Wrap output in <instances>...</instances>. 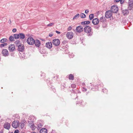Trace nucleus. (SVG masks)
<instances>
[{
  "mask_svg": "<svg viewBox=\"0 0 133 133\" xmlns=\"http://www.w3.org/2000/svg\"><path fill=\"white\" fill-rule=\"evenodd\" d=\"M92 29L91 27L89 26H85L84 29V32L88 34V35L89 36H91L92 34L91 33Z\"/></svg>",
  "mask_w": 133,
  "mask_h": 133,
  "instance_id": "1",
  "label": "nucleus"
},
{
  "mask_svg": "<svg viewBox=\"0 0 133 133\" xmlns=\"http://www.w3.org/2000/svg\"><path fill=\"white\" fill-rule=\"evenodd\" d=\"M35 40L31 37L30 36L28 38L26 42L28 44L30 45H32L35 43Z\"/></svg>",
  "mask_w": 133,
  "mask_h": 133,
  "instance_id": "2",
  "label": "nucleus"
},
{
  "mask_svg": "<svg viewBox=\"0 0 133 133\" xmlns=\"http://www.w3.org/2000/svg\"><path fill=\"white\" fill-rule=\"evenodd\" d=\"M128 4V9L129 10L133 11V0H129Z\"/></svg>",
  "mask_w": 133,
  "mask_h": 133,
  "instance_id": "3",
  "label": "nucleus"
},
{
  "mask_svg": "<svg viewBox=\"0 0 133 133\" xmlns=\"http://www.w3.org/2000/svg\"><path fill=\"white\" fill-rule=\"evenodd\" d=\"M52 43L54 45L57 46L60 44V41L58 39H55L53 40Z\"/></svg>",
  "mask_w": 133,
  "mask_h": 133,
  "instance_id": "4",
  "label": "nucleus"
},
{
  "mask_svg": "<svg viewBox=\"0 0 133 133\" xmlns=\"http://www.w3.org/2000/svg\"><path fill=\"white\" fill-rule=\"evenodd\" d=\"M118 10V8L116 5H113L111 8V11L114 13H116Z\"/></svg>",
  "mask_w": 133,
  "mask_h": 133,
  "instance_id": "5",
  "label": "nucleus"
},
{
  "mask_svg": "<svg viewBox=\"0 0 133 133\" xmlns=\"http://www.w3.org/2000/svg\"><path fill=\"white\" fill-rule=\"evenodd\" d=\"M19 124V121H15L12 122V125L13 128H16L18 127Z\"/></svg>",
  "mask_w": 133,
  "mask_h": 133,
  "instance_id": "6",
  "label": "nucleus"
},
{
  "mask_svg": "<svg viewBox=\"0 0 133 133\" xmlns=\"http://www.w3.org/2000/svg\"><path fill=\"white\" fill-rule=\"evenodd\" d=\"M112 12L111 11H108L106 12L105 17L107 18H110L112 16Z\"/></svg>",
  "mask_w": 133,
  "mask_h": 133,
  "instance_id": "7",
  "label": "nucleus"
},
{
  "mask_svg": "<svg viewBox=\"0 0 133 133\" xmlns=\"http://www.w3.org/2000/svg\"><path fill=\"white\" fill-rule=\"evenodd\" d=\"M122 11V12L123 14L124 15H127L129 14V12L128 11L129 10L127 9H124L122 7L121 8Z\"/></svg>",
  "mask_w": 133,
  "mask_h": 133,
  "instance_id": "8",
  "label": "nucleus"
},
{
  "mask_svg": "<svg viewBox=\"0 0 133 133\" xmlns=\"http://www.w3.org/2000/svg\"><path fill=\"white\" fill-rule=\"evenodd\" d=\"M83 27L81 26H79L77 27L76 29V31L80 33L83 31Z\"/></svg>",
  "mask_w": 133,
  "mask_h": 133,
  "instance_id": "9",
  "label": "nucleus"
},
{
  "mask_svg": "<svg viewBox=\"0 0 133 133\" xmlns=\"http://www.w3.org/2000/svg\"><path fill=\"white\" fill-rule=\"evenodd\" d=\"M9 50L10 51L12 52L15 50V46L14 44H11L9 45Z\"/></svg>",
  "mask_w": 133,
  "mask_h": 133,
  "instance_id": "10",
  "label": "nucleus"
},
{
  "mask_svg": "<svg viewBox=\"0 0 133 133\" xmlns=\"http://www.w3.org/2000/svg\"><path fill=\"white\" fill-rule=\"evenodd\" d=\"M74 34L71 32H68L66 34V36L67 38L69 39L72 38Z\"/></svg>",
  "mask_w": 133,
  "mask_h": 133,
  "instance_id": "11",
  "label": "nucleus"
},
{
  "mask_svg": "<svg viewBox=\"0 0 133 133\" xmlns=\"http://www.w3.org/2000/svg\"><path fill=\"white\" fill-rule=\"evenodd\" d=\"M18 50L19 51L22 52L23 51L24 49V47L23 45H18Z\"/></svg>",
  "mask_w": 133,
  "mask_h": 133,
  "instance_id": "12",
  "label": "nucleus"
},
{
  "mask_svg": "<svg viewBox=\"0 0 133 133\" xmlns=\"http://www.w3.org/2000/svg\"><path fill=\"white\" fill-rule=\"evenodd\" d=\"M35 46L37 47H39L41 45L40 41L38 39H36L35 40L34 43Z\"/></svg>",
  "mask_w": 133,
  "mask_h": 133,
  "instance_id": "13",
  "label": "nucleus"
},
{
  "mask_svg": "<svg viewBox=\"0 0 133 133\" xmlns=\"http://www.w3.org/2000/svg\"><path fill=\"white\" fill-rule=\"evenodd\" d=\"M3 55L5 56H7L9 55V52L8 50L6 49H3L2 52Z\"/></svg>",
  "mask_w": 133,
  "mask_h": 133,
  "instance_id": "14",
  "label": "nucleus"
},
{
  "mask_svg": "<svg viewBox=\"0 0 133 133\" xmlns=\"http://www.w3.org/2000/svg\"><path fill=\"white\" fill-rule=\"evenodd\" d=\"M99 22V20L97 18L94 19L92 21V23L95 25L98 24Z\"/></svg>",
  "mask_w": 133,
  "mask_h": 133,
  "instance_id": "15",
  "label": "nucleus"
},
{
  "mask_svg": "<svg viewBox=\"0 0 133 133\" xmlns=\"http://www.w3.org/2000/svg\"><path fill=\"white\" fill-rule=\"evenodd\" d=\"M4 126L5 128L9 130L10 128V125L9 123L6 122L4 124Z\"/></svg>",
  "mask_w": 133,
  "mask_h": 133,
  "instance_id": "16",
  "label": "nucleus"
},
{
  "mask_svg": "<svg viewBox=\"0 0 133 133\" xmlns=\"http://www.w3.org/2000/svg\"><path fill=\"white\" fill-rule=\"evenodd\" d=\"M52 46V43L51 42H48L46 43L45 45L49 49L51 48Z\"/></svg>",
  "mask_w": 133,
  "mask_h": 133,
  "instance_id": "17",
  "label": "nucleus"
},
{
  "mask_svg": "<svg viewBox=\"0 0 133 133\" xmlns=\"http://www.w3.org/2000/svg\"><path fill=\"white\" fill-rule=\"evenodd\" d=\"M40 133H47V129L45 128L41 129L40 131Z\"/></svg>",
  "mask_w": 133,
  "mask_h": 133,
  "instance_id": "18",
  "label": "nucleus"
},
{
  "mask_svg": "<svg viewBox=\"0 0 133 133\" xmlns=\"http://www.w3.org/2000/svg\"><path fill=\"white\" fill-rule=\"evenodd\" d=\"M19 38L21 39H23L25 37V35L23 33H19Z\"/></svg>",
  "mask_w": 133,
  "mask_h": 133,
  "instance_id": "19",
  "label": "nucleus"
},
{
  "mask_svg": "<svg viewBox=\"0 0 133 133\" xmlns=\"http://www.w3.org/2000/svg\"><path fill=\"white\" fill-rule=\"evenodd\" d=\"M100 21L101 22L103 23L105 22V18L103 16L101 17L100 19Z\"/></svg>",
  "mask_w": 133,
  "mask_h": 133,
  "instance_id": "20",
  "label": "nucleus"
},
{
  "mask_svg": "<svg viewBox=\"0 0 133 133\" xmlns=\"http://www.w3.org/2000/svg\"><path fill=\"white\" fill-rule=\"evenodd\" d=\"M8 41L7 39L6 38H4L0 40V42L1 43H4L7 42Z\"/></svg>",
  "mask_w": 133,
  "mask_h": 133,
  "instance_id": "21",
  "label": "nucleus"
},
{
  "mask_svg": "<svg viewBox=\"0 0 133 133\" xmlns=\"http://www.w3.org/2000/svg\"><path fill=\"white\" fill-rule=\"evenodd\" d=\"M24 121H23V122H22L21 123H20V124H21L20 127L21 129H22L24 126L25 124L24 123H25V122H24Z\"/></svg>",
  "mask_w": 133,
  "mask_h": 133,
  "instance_id": "22",
  "label": "nucleus"
},
{
  "mask_svg": "<svg viewBox=\"0 0 133 133\" xmlns=\"http://www.w3.org/2000/svg\"><path fill=\"white\" fill-rule=\"evenodd\" d=\"M19 34H16L14 35V38L15 39H18L19 38Z\"/></svg>",
  "mask_w": 133,
  "mask_h": 133,
  "instance_id": "23",
  "label": "nucleus"
},
{
  "mask_svg": "<svg viewBox=\"0 0 133 133\" xmlns=\"http://www.w3.org/2000/svg\"><path fill=\"white\" fill-rule=\"evenodd\" d=\"M69 78L70 80H73L74 79V76L72 74H70L69 76Z\"/></svg>",
  "mask_w": 133,
  "mask_h": 133,
  "instance_id": "24",
  "label": "nucleus"
},
{
  "mask_svg": "<svg viewBox=\"0 0 133 133\" xmlns=\"http://www.w3.org/2000/svg\"><path fill=\"white\" fill-rule=\"evenodd\" d=\"M79 16V14H77L76 15H75L73 19V20L77 19L78 18Z\"/></svg>",
  "mask_w": 133,
  "mask_h": 133,
  "instance_id": "25",
  "label": "nucleus"
},
{
  "mask_svg": "<svg viewBox=\"0 0 133 133\" xmlns=\"http://www.w3.org/2000/svg\"><path fill=\"white\" fill-rule=\"evenodd\" d=\"M42 126L43 125L39 123L37 125V128L38 129H40L42 127Z\"/></svg>",
  "mask_w": 133,
  "mask_h": 133,
  "instance_id": "26",
  "label": "nucleus"
},
{
  "mask_svg": "<svg viewBox=\"0 0 133 133\" xmlns=\"http://www.w3.org/2000/svg\"><path fill=\"white\" fill-rule=\"evenodd\" d=\"M20 41L19 40H17L15 42V44H16V46H18L19 45H20L19 44Z\"/></svg>",
  "mask_w": 133,
  "mask_h": 133,
  "instance_id": "27",
  "label": "nucleus"
},
{
  "mask_svg": "<svg viewBox=\"0 0 133 133\" xmlns=\"http://www.w3.org/2000/svg\"><path fill=\"white\" fill-rule=\"evenodd\" d=\"M80 17L82 18H84L86 17V15L84 13H82L80 15Z\"/></svg>",
  "mask_w": 133,
  "mask_h": 133,
  "instance_id": "28",
  "label": "nucleus"
},
{
  "mask_svg": "<svg viewBox=\"0 0 133 133\" xmlns=\"http://www.w3.org/2000/svg\"><path fill=\"white\" fill-rule=\"evenodd\" d=\"M94 15L93 14H90L89 16V18L91 20L92 19L94 18Z\"/></svg>",
  "mask_w": 133,
  "mask_h": 133,
  "instance_id": "29",
  "label": "nucleus"
},
{
  "mask_svg": "<svg viewBox=\"0 0 133 133\" xmlns=\"http://www.w3.org/2000/svg\"><path fill=\"white\" fill-rule=\"evenodd\" d=\"M30 127L32 130H34L35 129V127L34 126V125L33 124H31Z\"/></svg>",
  "mask_w": 133,
  "mask_h": 133,
  "instance_id": "30",
  "label": "nucleus"
},
{
  "mask_svg": "<svg viewBox=\"0 0 133 133\" xmlns=\"http://www.w3.org/2000/svg\"><path fill=\"white\" fill-rule=\"evenodd\" d=\"M7 44L6 43H5L3 44H0V47H4L7 45Z\"/></svg>",
  "mask_w": 133,
  "mask_h": 133,
  "instance_id": "31",
  "label": "nucleus"
},
{
  "mask_svg": "<svg viewBox=\"0 0 133 133\" xmlns=\"http://www.w3.org/2000/svg\"><path fill=\"white\" fill-rule=\"evenodd\" d=\"M14 37L12 36H10L9 37V40L11 41H14Z\"/></svg>",
  "mask_w": 133,
  "mask_h": 133,
  "instance_id": "32",
  "label": "nucleus"
},
{
  "mask_svg": "<svg viewBox=\"0 0 133 133\" xmlns=\"http://www.w3.org/2000/svg\"><path fill=\"white\" fill-rule=\"evenodd\" d=\"M83 102V101L82 100H80L78 101V102H77V104H82V102Z\"/></svg>",
  "mask_w": 133,
  "mask_h": 133,
  "instance_id": "33",
  "label": "nucleus"
},
{
  "mask_svg": "<svg viewBox=\"0 0 133 133\" xmlns=\"http://www.w3.org/2000/svg\"><path fill=\"white\" fill-rule=\"evenodd\" d=\"M71 87L72 88H75L76 87V85L75 84H72L71 85Z\"/></svg>",
  "mask_w": 133,
  "mask_h": 133,
  "instance_id": "34",
  "label": "nucleus"
},
{
  "mask_svg": "<svg viewBox=\"0 0 133 133\" xmlns=\"http://www.w3.org/2000/svg\"><path fill=\"white\" fill-rule=\"evenodd\" d=\"M54 23H51L47 25L48 26H51L54 25Z\"/></svg>",
  "mask_w": 133,
  "mask_h": 133,
  "instance_id": "35",
  "label": "nucleus"
},
{
  "mask_svg": "<svg viewBox=\"0 0 133 133\" xmlns=\"http://www.w3.org/2000/svg\"><path fill=\"white\" fill-rule=\"evenodd\" d=\"M72 29V27L71 26H69V27L67 29V30L68 31L70 30H71Z\"/></svg>",
  "mask_w": 133,
  "mask_h": 133,
  "instance_id": "36",
  "label": "nucleus"
},
{
  "mask_svg": "<svg viewBox=\"0 0 133 133\" xmlns=\"http://www.w3.org/2000/svg\"><path fill=\"white\" fill-rule=\"evenodd\" d=\"M74 55L72 53L71 55L70 54L69 55V56L70 58H72L74 56Z\"/></svg>",
  "mask_w": 133,
  "mask_h": 133,
  "instance_id": "37",
  "label": "nucleus"
},
{
  "mask_svg": "<svg viewBox=\"0 0 133 133\" xmlns=\"http://www.w3.org/2000/svg\"><path fill=\"white\" fill-rule=\"evenodd\" d=\"M82 91L84 92L86 91H87V89L86 88H83L82 89Z\"/></svg>",
  "mask_w": 133,
  "mask_h": 133,
  "instance_id": "38",
  "label": "nucleus"
},
{
  "mask_svg": "<svg viewBox=\"0 0 133 133\" xmlns=\"http://www.w3.org/2000/svg\"><path fill=\"white\" fill-rule=\"evenodd\" d=\"M53 33L51 32L50 33L49 35V36L51 37L53 35Z\"/></svg>",
  "mask_w": 133,
  "mask_h": 133,
  "instance_id": "39",
  "label": "nucleus"
},
{
  "mask_svg": "<svg viewBox=\"0 0 133 133\" xmlns=\"http://www.w3.org/2000/svg\"><path fill=\"white\" fill-rule=\"evenodd\" d=\"M81 24L82 25L86 24V21L82 22H81Z\"/></svg>",
  "mask_w": 133,
  "mask_h": 133,
  "instance_id": "40",
  "label": "nucleus"
},
{
  "mask_svg": "<svg viewBox=\"0 0 133 133\" xmlns=\"http://www.w3.org/2000/svg\"><path fill=\"white\" fill-rule=\"evenodd\" d=\"M14 133H19V131L18 130H16L14 132Z\"/></svg>",
  "mask_w": 133,
  "mask_h": 133,
  "instance_id": "41",
  "label": "nucleus"
},
{
  "mask_svg": "<svg viewBox=\"0 0 133 133\" xmlns=\"http://www.w3.org/2000/svg\"><path fill=\"white\" fill-rule=\"evenodd\" d=\"M16 29H14L13 30H12V32H16Z\"/></svg>",
  "mask_w": 133,
  "mask_h": 133,
  "instance_id": "42",
  "label": "nucleus"
},
{
  "mask_svg": "<svg viewBox=\"0 0 133 133\" xmlns=\"http://www.w3.org/2000/svg\"><path fill=\"white\" fill-rule=\"evenodd\" d=\"M89 12V11L88 10H86L85 11V12L86 14H87Z\"/></svg>",
  "mask_w": 133,
  "mask_h": 133,
  "instance_id": "43",
  "label": "nucleus"
},
{
  "mask_svg": "<svg viewBox=\"0 0 133 133\" xmlns=\"http://www.w3.org/2000/svg\"><path fill=\"white\" fill-rule=\"evenodd\" d=\"M90 21H86V24H88L90 23Z\"/></svg>",
  "mask_w": 133,
  "mask_h": 133,
  "instance_id": "44",
  "label": "nucleus"
},
{
  "mask_svg": "<svg viewBox=\"0 0 133 133\" xmlns=\"http://www.w3.org/2000/svg\"><path fill=\"white\" fill-rule=\"evenodd\" d=\"M99 26H94V27L95 29H98L99 28Z\"/></svg>",
  "mask_w": 133,
  "mask_h": 133,
  "instance_id": "45",
  "label": "nucleus"
},
{
  "mask_svg": "<svg viewBox=\"0 0 133 133\" xmlns=\"http://www.w3.org/2000/svg\"><path fill=\"white\" fill-rule=\"evenodd\" d=\"M120 0H114L115 2H119Z\"/></svg>",
  "mask_w": 133,
  "mask_h": 133,
  "instance_id": "46",
  "label": "nucleus"
},
{
  "mask_svg": "<svg viewBox=\"0 0 133 133\" xmlns=\"http://www.w3.org/2000/svg\"><path fill=\"white\" fill-rule=\"evenodd\" d=\"M119 1L120 2V3H121V4H123L124 1H122L120 0Z\"/></svg>",
  "mask_w": 133,
  "mask_h": 133,
  "instance_id": "47",
  "label": "nucleus"
},
{
  "mask_svg": "<svg viewBox=\"0 0 133 133\" xmlns=\"http://www.w3.org/2000/svg\"><path fill=\"white\" fill-rule=\"evenodd\" d=\"M66 43V42L65 41H63V42L62 43V44H64Z\"/></svg>",
  "mask_w": 133,
  "mask_h": 133,
  "instance_id": "48",
  "label": "nucleus"
},
{
  "mask_svg": "<svg viewBox=\"0 0 133 133\" xmlns=\"http://www.w3.org/2000/svg\"><path fill=\"white\" fill-rule=\"evenodd\" d=\"M56 32L58 34H59L60 33V32L57 31H56Z\"/></svg>",
  "mask_w": 133,
  "mask_h": 133,
  "instance_id": "49",
  "label": "nucleus"
},
{
  "mask_svg": "<svg viewBox=\"0 0 133 133\" xmlns=\"http://www.w3.org/2000/svg\"><path fill=\"white\" fill-rule=\"evenodd\" d=\"M26 36L29 37L30 36V35L29 34L26 35Z\"/></svg>",
  "mask_w": 133,
  "mask_h": 133,
  "instance_id": "50",
  "label": "nucleus"
},
{
  "mask_svg": "<svg viewBox=\"0 0 133 133\" xmlns=\"http://www.w3.org/2000/svg\"><path fill=\"white\" fill-rule=\"evenodd\" d=\"M85 84V83H82V85H84Z\"/></svg>",
  "mask_w": 133,
  "mask_h": 133,
  "instance_id": "51",
  "label": "nucleus"
},
{
  "mask_svg": "<svg viewBox=\"0 0 133 133\" xmlns=\"http://www.w3.org/2000/svg\"><path fill=\"white\" fill-rule=\"evenodd\" d=\"M31 133H36V132H31Z\"/></svg>",
  "mask_w": 133,
  "mask_h": 133,
  "instance_id": "52",
  "label": "nucleus"
},
{
  "mask_svg": "<svg viewBox=\"0 0 133 133\" xmlns=\"http://www.w3.org/2000/svg\"><path fill=\"white\" fill-rule=\"evenodd\" d=\"M9 22H10V23H11V21L10 20Z\"/></svg>",
  "mask_w": 133,
  "mask_h": 133,
  "instance_id": "53",
  "label": "nucleus"
},
{
  "mask_svg": "<svg viewBox=\"0 0 133 133\" xmlns=\"http://www.w3.org/2000/svg\"><path fill=\"white\" fill-rule=\"evenodd\" d=\"M9 22H10V23H11V21L10 20Z\"/></svg>",
  "mask_w": 133,
  "mask_h": 133,
  "instance_id": "54",
  "label": "nucleus"
},
{
  "mask_svg": "<svg viewBox=\"0 0 133 133\" xmlns=\"http://www.w3.org/2000/svg\"><path fill=\"white\" fill-rule=\"evenodd\" d=\"M9 133H13L12 132H9Z\"/></svg>",
  "mask_w": 133,
  "mask_h": 133,
  "instance_id": "55",
  "label": "nucleus"
},
{
  "mask_svg": "<svg viewBox=\"0 0 133 133\" xmlns=\"http://www.w3.org/2000/svg\"><path fill=\"white\" fill-rule=\"evenodd\" d=\"M121 1H124V0H120Z\"/></svg>",
  "mask_w": 133,
  "mask_h": 133,
  "instance_id": "56",
  "label": "nucleus"
},
{
  "mask_svg": "<svg viewBox=\"0 0 133 133\" xmlns=\"http://www.w3.org/2000/svg\"><path fill=\"white\" fill-rule=\"evenodd\" d=\"M0 133H2V132L0 131Z\"/></svg>",
  "mask_w": 133,
  "mask_h": 133,
  "instance_id": "57",
  "label": "nucleus"
},
{
  "mask_svg": "<svg viewBox=\"0 0 133 133\" xmlns=\"http://www.w3.org/2000/svg\"><path fill=\"white\" fill-rule=\"evenodd\" d=\"M30 123H29V125H30Z\"/></svg>",
  "mask_w": 133,
  "mask_h": 133,
  "instance_id": "58",
  "label": "nucleus"
},
{
  "mask_svg": "<svg viewBox=\"0 0 133 133\" xmlns=\"http://www.w3.org/2000/svg\"><path fill=\"white\" fill-rule=\"evenodd\" d=\"M105 90H106V91H107V90H106V89H105Z\"/></svg>",
  "mask_w": 133,
  "mask_h": 133,
  "instance_id": "59",
  "label": "nucleus"
},
{
  "mask_svg": "<svg viewBox=\"0 0 133 133\" xmlns=\"http://www.w3.org/2000/svg\"><path fill=\"white\" fill-rule=\"evenodd\" d=\"M105 90H106V91H107V90H106V89H105Z\"/></svg>",
  "mask_w": 133,
  "mask_h": 133,
  "instance_id": "60",
  "label": "nucleus"
}]
</instances>
